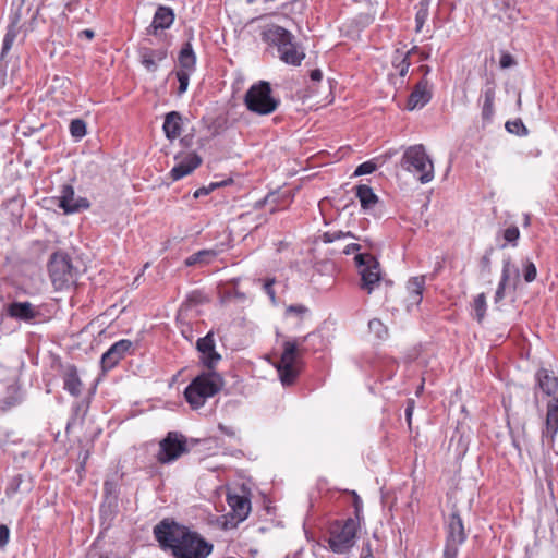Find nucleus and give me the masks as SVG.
Wrapping results in <instances>:
<instances>
[{"mask_svg":"<svg viewBox=\"0 0 558 558\" xmlns=\"http://www.w3.org/2000/svg\"><path fill=\"white\" fill-rule=\"evenodd\" d=\"M154 535L174 558H206L213 550V545L198 533L174 521L162 520L154 527Z\"/></svg>","mask_w":558,"mask_h":558,"instance_id":"1","label":"nucleus"},{"mask_svg":"<svg viewBox=\"0 0 558 558\" xmlns=\"http://www.w3.org/2000/svg\"><path fill=\"white\" fill-rule=\"evenodd\" d=\"M262 39L277 48L279 59L286 64L299 66L305 58V52L295 41L294 35L282 26H268L263 31Z\"/></svg>","mask_w":558,"mask_h":558,"instance_id":"2","label":"nucleus"},{"mask_svg":"<svg viewBox=\"0 0 558 558\" xmlns=\"http://www.w3.org/2000/svg\"><path fill=\"white\" fill-rule=\"evenodd\" d=\"M225 385L221 375L214 369L203 372L196 376L185 388L184 397L192 409L203 407L208 398L217 395Z\"/></svg>","mask_w":558,"mask_h":558,"instance_id":"3","label":"nucleus"},{"mask_svg":"<svg viewBox=\"0 0 558 558\" xmlns=\"http://www.w3.org/2000/svg\"><path fill=\"white\" fill-rule=\"evenodd\" d=\"M401 167L412 173L422 184L434 180V162L423 144L412 145L404 149Z\"/></svg>","mask_w":558,"mask_h":558,"instance_id":"4","label":"nucleus"},{"mask_svg":"<svg viewBox=\"0 0 558 558\" xmlns=\"http://www.w3.org/2000/svg\"><path fill=\"white\" fill-rule=\"evenodd\" d=\"M280 101L272 96L271 86L266 81L253 84L244 96V105L256 114L267 116L276 111Z\"/></svg>","mask_w":558,"mask_h":558,"instance_id":"5","label":"nucleus"},{"mask_svg":"<svg viewBox=\"0 0 558 558\" xmlns=\"http://www.w3.org/2000/svg\"><path fill=\"white\" fill-rule=\"evenodd\" d=\"M359 522L349 518L344 521H336L330 526V535L328 538L329 547L333 553L344 554L349 551L355 544Z\"/></svg>","mask_w":558,"mask_h":558,"instance_id":"6","label":"nucleus"},{"mask_svg":"<svg viewBox=\"0 0 558 558\" xmlns=\"http://www.w3.org/2000/svg\"><path fill=\"white\" fill-rule=\"evenodd\" d=\"M304 352L305 349L294 341H286L283 343V352L277 366L283 386H290L296 379L299 375L296 365Z\"/></svg>","mask_w":558,"mask_h":558,"instance_id":"7","label":"nucleus"},{"mask_svg":"<svg viewBox=\"0 0 558 558\" xmlns=\"http://www.w3.org/2000/svg\"><path fill=\"white\" fill-rule=\"evenodd\" d=\"M466 539L464 523L457 509L446 520V542L442 558H457L460 546Z\"/></svg>","mask_w":558,"mask_h":558,"instance_id":"8","label":"nucleus"},{"mask_svg":"<svg viewBox=\"0 0 558 558\" xmlns=\"http://www.w3.org/2000/svg\"><path fill=\"white\" fill-rule=\"evenodd\" d=\"M48 271L57 290L64 289L74 280V267L70 256L64 252H57L51 255Z\"/></svg>","mask_w":558,"mask_h":558,"instance_id":"9","label":"nucleus"},{"mask_svg":"<svg viewBox=\"0 0 558 558\" xmlns=\"http://www.w3.org/2000/svg\"><path fill=\"white\" fill-rule=\"evenodd\" d=\"M354 260L361 275V289L371 294L381 279L380 265L372 254H357Z\"/></svg>","mask_w":558,"mask_h":558,"instance_id":"10","label":"nucleus"},{"mask_svg":"<svg viewBox=\"0 0 558 558\" xmlns=\"http://www.w3.org/2000/svg\"><path fill=\"white\" fill-rule=\"evenodd\" d=\"M159 446L157 459L162 464L170 463L187 452L185 437L177 432H169Z\"/></svg>","mask_w":558,"mask_h":558,"instance_id":"11","label":"nucleus"},{"mask_svg":"<svg viewBox=\"0 0 558 558\" xmlns=\"http://www.w3.org/2000/svg\"><path fill=\"white\" fill-rule=\"evenodd\" d=\"M227 502L231 509L229 515L230 523L233 526H236L248 517L251 512V499L247 495L230 492L227 495Z\"/></svg>","mask_w":558,"mask_h":558,"instance_id":"12","label":"nucleus"},{"mask_svg":"<svg viewBox=\"0 0 558 558\" xmlns=\"http://www.w3.org/2000/svg\"><path fill=\"white\" fill-rule=\"evenodd\" d=\"M196 349L201 353L202 364L208 369H214L221 360V355L216 351L213 331L196 341Z\"/></svg>","mask_w":558,"mask_h":558,"instance_id":"13","label":"nucleus"},{"mask_svg":"<svg viewBox=\"0 0 558 558\" xmlns=\"http://www.w3.org/2000/svg\"><path fill=\"white\" fill-rule=\"evenodd\" d=\"M518 282L519 269L512 265L510 258L505 259L502 263L501 278L494 296L495 303H499L505 299L508 286L515 290Z\"/></svg>","mask_w":558,"mask_h":558,"instance_id":"14","label":"nucleus"},{"mask_svg":"<svg viewBox=\"0 0 558 558\" xmlns=\"http://www.w3.org/2000/svg\"><path fill=\"white\" fill-rule=\"evenodd\" d=\"M558 433V398H551L546 405L545 427L542 430V441L553 446Z\"/></svg>","mask_w":558,"mask_h":558,"instance_id":"15","label":"nucleus"},{"mask_svg":"<svg viewBox=\"0 0 558 558\" xmlns=\"http://www.w3.org/2000/svg\"><path fill=\"white\" fill-rule=\"evenodd\" d=\"M58 206L63 209L64 214H74L83 209L89 208L90 204L85 197H74V189L72 185L65 184L62 186L61 195L59 196Z\"/></svg>","mask_w":558,"mask_h":558,"instance_id":"16","label":"nucleus"},{"mask_svg":"<svg viewBox=\"0 0 558 558\" xmlns=\"http://www.w3.org/2000/svg\"><path fill=\"white\" fill-rule=\"evenodd\" d=\"M132 341L122 339L113 343L101 356L102 369L109 371L113 368L132 349Z\"/></svg>","mask_w":558,"mask_h":558,"instance_id":"17","label":"nucleus"},{"mask_svg":"<svg viewBox=\"0 0 558 558\" xmlns=\"http://www.w3.org/2000/svg\"><path fill=\"white\" fill-rule=\"evenodd\" d=\"M432 98V90L429 88L428 81L426 78H422L414 87L412 93L409 96L407 108L409 110H414L415 108H422L427 102H429Z\"/></svg>","mask_w":558,"mask_h":558,"instance_id":"18","label":"nucleus"},{"mask_svg":"<svg viewBox=\"0 0 558 558\" xmlns=\"http://www.w3.org/2000/svg\"><path fill=\"white\" fill-rule=\"evenodd\" d=\"M495 97H496V83L493 78H487L482 90L481 99L482 102V119L484 121H490L495 113Z\"/></svg>","mask_w":558,"mask_h":558,"instance_id":"19","label":"nucleus"},{"mask_svg":"<svg viewBox=\"0 0 558 558\" xmlns=\"http://www.w3.org/2000/svg\"><path fill=\"white\" fill-rule=\"evenodd\" d=\"M201 163L202 158L197 154H189L172 168L170 172L172 180L178 181L184 178L185 175L193 172Z\"/></svg>","mask_w":558,"mask_h":558,"instance_id":"20","label":"nucleus"},{"mask_svg":"<svg viewBox=\"0 0 558 558\" xmlns=\"http://www.w3.org/2000/svg\"><path fill=\"white\" fill-rule=\"evenodd\" d=\"M168 51L165 48L151 49L143 47L140 50L142 64L147 71L155 72L158 63L167 58Z\"/></svg>","mask_w":558,"mask_h":558,"instance_id":"21","label":"nucleus"},{"mask_svg":"<svg viewBox=\"0 0 558 558\" xmlns=\"http://www.w3.org/2000/svg\"><path fill=\"white\" fill-rule=\"evenodd\" d=\"M63 388L73 397L81 396L82 389H83V383L78 376L76 366L68 365L64 368Z\"/></svg>","mask_w":558,"mask_h":558,"instance_id":"22","label":"nucleus"},{"mask_svg":"<svg viewBox=\"0 0 558 558\" xmlns=\"http://www.w3.org/2000/svg\"><path fill=\"white\" fill-rule=\"evenodd\" d=\"M8 313L11 317L24 322L33 320L38 314L34 305L29 302H13L10 304Z\"/></svg>","mask_w":558,"mask_h":558,"instance_id":"23","label":"nucleus"},{"mask_svg":"<svg viewBox=\"0 0 558 558\" xmlns=\"http://www.w3.org/2000/svg\"><path fill=\"white\" fill-rule=\"evenodd\" d=\"M425 288V277H413L407 283L408 290V307L410 305H418L423 299Z\"/></svg>","mask_w":558,"mask_h":558,"instance_id":"24","label":"nucleus"},{"mask_svg":"<svg viewBox=\"0 0 558 558\" xmlns=\"http://www.w3.org/2000/svg\"><path fill=\"white\" fill-rule=\"evenodd\" d=\"M182 117L178 111L168 112L162 125L165 135L168 140L177 138L181 133Z\"/></svg>","mask_w":558,"mask_h":558,"instance_id":"25","label":"nucleus"},{"mask_svg":"<svg viewBox=\"0 0 558 558\" xmlns=\"http://www.w3.org/2000/svg\"><path fill=\"white\" fill-rule=\"evenodd\" d=\"M178 62L180 65V71H187L194 73L196 68V56L190 41L185 43L181 48L178 57Z\"/></svg>","mask_w":558,"mask_h":558,"instance_id":"26","label":"nucleus"},{"mask_svg":"<svg viewBox=\"0 0 558 558\" xmlns=\"http://www.w3.org/2000/svg\"><path fill=\"white\" fill-rule=\"evenodd\" d=\"M173 21H174L173 10L168 7L160 5L157 9V11L155 12V15H154V19L151 22V27L155 31L166 29L172 25Z\"/></svg>","mask_w":558,"mask_h":558,"instance_id":"27","label":"nucleus"},{"mask_svg":"<svg viewBox=\"0 0 558 558\" xmlns=\"http://www.w3.org/2000/svg\"><path fill=\"white\" fill-rule=\"evenodd\" d=\"M537 385L541 390L547 396H553L558 389V380L556 377L551 376L549 372L545 368H541L536 373Z\"/></svg>","mask_w":558,"mask_h":558,"instance_id":"28","label":"nucleus"},{"mask_svg":"<svg viewBox=\"0 0 558 558\" xmlns=\"http://www.w3.org/2000/svg\"><path fill=\"white\" fill-rule=\"evenodd\" d=\"M355 190V195L359 198L363 209H372L378 203V197L371 186L361 184L357 185Z\"/></svg>","mask_w":558,"mask_h":558,"instance_id":"29","label":"nucleus"},{"mask_svg":"<svg viewBox=\"0 0 558 558\" xmlns=\"http://www.w3.org/2000/svg\"><path fill=\"white\" fill-rule=\"evenodd\" d=\"M216 256L217 253L213 250H202L189 256L184 264L189 267L197 264H207Z\"/></svg>","mask_w":558,"mask_h":558,"instance_id":"30","label":"nucleus"},{"mask_svg":"<svg viewBox=\"0 0 558 558\" xmlns=\"http://www.w3.org/2000/svg\"><path fill=\"white\" fill-rule=\"evenodd\" d=\"M429 0H421L415 14V31L420 33L429 15Z\"/></svg>","mask_w":558,"mask_h":558,"instance_id":"31","label":"nucleus"},{"mask_svg":"<svg viewBox=\"0 0 558 558\" xmlns=\"http://www.w3.org/2000/svg\"><path fill=\"white\" fill-rule=\"evenodd\" d=\"M486 295L485 293H480L473 301V308L475 311V318L478 323H481L486 314Z\"/></svg>","mask_w":558,"mask_h":558,"instance_id":"32","label":"nucleus"},{"mask_svg":"<svg viewBox=\"0 0 558 558\" xmlns=\"http://www.w3.org/2000/svg\"><path fill=\"white\" fill-rule=\"evenodd\" d=\"M415 51H416V47L412 48L407 53L401 56L400 60H398L397 58L393 60V65L398 70L400 76L403 77L408 73L409 68H410L409 57L411 53H413Z\"/></svg>","mask_w":558,"mask_h":558,"instance_id":"33","label":"nucleus"},{"mask_svg":"<svg viewBox=\"0 0 558 558\" xmlns=\"http://www.w3.org/2000/svg\"><path fill=\"white\" fill-rule=\"evenodd\" d=\"M70 133L76 138L81 140L86 135V122L82 119H74L70 123Z\"/></svg>","mask_w":558,"mask_h":558,"instance_id":"34","label":"nucleus"},{"mask_svg":"<svg viewBox=\"0 0 558 558\" xmlns=\"http://www.w3.org/2000/svg\"><path fill=\"white\" fill-rule=\"evenodd\" d=\"M345 238H351V239H356V236L348 231V232H343V231H327L325 232L323 235H322V239H323V242L324 243H332L337 240H340V239H345Z\"/></svg>","mask_w":558,"mask_h":558,"instance_id":"35","label":"nucleus"},{"mask_svg":"<svg viewBox=\"0 0 558 558\" xmlns=\"http://www.w3.org/2000/svg\"><path fill=\"white\" fill-rule=\"evenodd\" d=\"M368 328L379 339H383L388 335V329L378 318L371 319L368 322Z\"/></svg>","mask_w":558,"mask_h":558,"instance_id":"36","label":"nucleus"},{"mask_svg":"<svg viewBox=\"0 0 558 558\" xmlns=\"http://www.w3.org/2000/svg\"><path fill=\"white\" fill-rule=\"evenodd\" d=\"M505 126H506V130L510 133H513L517 135H526L527 134V129L525 128V125L523 124L521 119L507 121Z\"/></svg>","mask_w":558,"mask_h":558,"instance_id":"37","label":"nucleus"},{"mask_svg":"<svg viewBox=\"0 0 558 558\" xmlns=\"http://www.w3.org/2000/svg\"><path fill=\"white\" fill-rule=\"evenodd\" d=\"M502 236L506 243L517 246L520 238V230L517 226H511L504 231Z\"/></svg>","mask_w":558,"mask_h":558,"instance_id":"38","label":"nucleus"},{"mask_svg":"<svg viewBox=\"0 0 558 558\" xmlns=\"http://www.w3.org/2000/svg\"><path fill=\"white\" fill-rule=\"evenodd\" d=\"M192 74H193V72L180 71V70L177 71L175 75L179 81V88H178L179 95H182L183 93L186 92V89L189 87L190 76Z\"/></svg>","mask_w":558,"mask_h":558,"instance_id":"39","label":"nucleus"},{"mask_svg":"<svg viewBox=\"0 0 558 558\" xmlns=\"http://www.w3.org/2000/svg\"><path fill=\"white\" fill-rule=\"evenodd\" d=\"M17 32L14 27H10L3 38V45H2V51L1 57H4L5 53L11 49L15 38H16Z\"/></svg>","mask_w":558,"mask_h":558,"instance_id":"40","label":"nucleus"},{"mask_svg":"<svg viewBox=\"0 0 558 558\" xmlns=\"http://www.w3.org/2000/svg\"><path fill=\"white\" fill-rule=\"evenodd\" d=\"M523 276H524V280L529 283L536 279L537 269L533 262L526 259L523 263Z\"/></svg>","mask_w":558,"mask_h":558,"instance_id":"41","label":"nucleus"},{"mask_svg":"<svg viewBox=\"0 0 558 558\" xmlns=\"http://www.w3.org/2000/svg\"><path fill=\"white\" fill-rule=\"evenodd\" d=\"M376 170V165L373 161H365L357 166L354 171L355 177L373 173Z\"/></svg>","mask_w":558,"mask_h":558,"instance_id":"42","label":"nucleus"},{"mask_svg":"<svg viewBox=\"0 0 558 558\" xmlns=\"http://www.w3.org/2000/svg\"><path fill=\"white\" fill-rule=\"evenodd\" d=\"M22 482H23V476L21 474H17V475L13 476L11 482L9 483L8 487H7V490H5L7 495L11 496V495L17 493Z\"/></svg>","mask_w":558,"mask_h":558,"instance_id":"43","label":"nucleus"},{"mask_svg":"<svg viewBox=\"0 0 558 558\" xmlns=\"http://www.w3.org/2000/svg\"><path fill=\"white\" fill-rule=\"evenodd\" d=\"M492 248L486 251V253L482 256L481 260H480V267H481V271L483 274H490L492 271V260H490V254H492Z\"/></svg>","mask_w":558,"mask_h":558,"instance_id":"44","label":"nucleus"},{"mask_svg":"<svg viewBox=\"0 0 558 558\" xmlns=\"http://www.w3.org/2000/svg\"><path fill=\"white\" fill-rule=\"evenodd\" d=\"M276 282V279L275 278H269L267 279L265 282H264V291L266 292V294L269 296V299L271 300L272 303L276 302V292L274 290V284Z\"/></svg>","mask_w":558,"mask_h":558,"instance_id":"45","label":"nucleus"},{"mask_svg":"<svg viewBox=\"0 0 558 558\" xmlns=\"http://www.w3.org/2000/svg\"><path fill=\"white\" fill-rule=\"evenodd\" d=\"M308 312V308L302 304H293L287 307L288 314H294L296 316L302 317Z\"/></svg>","mask_w":558,"mask_h":558,"instance_id":"46","label":"nucleus"},{"mask_svg":"<svg viewBox=\"0 0 558 558\" xmlns=\"http://www.w3.org/2000/svg\"><path fill=\"white\" fill-rule=\"evenodd\" d=\"M10 530L7 525H0V547H3L9 542Z\"/></svg>","mask_w":558,"mask_h":558,"instance_id":"47","label":"nucleus"},{"mask_svg":"<svg viewBox=\"0 0 558 558\" xmlns=\"http://www.w3.org/2000/svg\"><path fill=\"white\" fill-rule=\"evenodd\" d=\"M499 64L502 69L510 68L514 64V60L511 54L509 53H502L499 60Z\"/></svg>","mask_w":558,"mask_h":558,"instance_id":"48","label":"nucleus"},{"mask_svg":"<svg viewBox=\"0 0 558 558\" xmlns=\"http://www.w3.org/2000/svg\"><path fill=\"white\" fill-rule=\"evenodd\" d=\"M353 497H354V500H353V506H354V509H355V517H356V522H359L360 520V513L362 511V500L360 498V496L353 492Z\"/></svg>","mask_w":558,"mask_h":558,"instance_id":"49","label":"nucleus"},{"mask_svg":"<svg viewBox=\"0 0 558 558\" xmlns=\"http://www.w3.org/2000/svg\"><path fill=\"white\" fill-rule=\"evenodd\" d=\"M414 410V400H409L408 405L405 408V418L408 421L409 426L411 425V418Z\"/></svg>","mask_w":558,"mask_h":558,"instance_id":"50","label":"nucleus"},{"mask_svg":"<svg viewBox=\"0 0 558 558\" xmlns=\"http://www.w3.org/2000/svg\"><path fill=\"white\" fill-rule=\"evenodd\" d=\"M360 250H361V245H360V244H357V243H351V244H349V245H347V246L344 247L343 253H344L345 255H350V254H353V253H355V252H357V251H360Z\"/></svg>","mask_w":558,"mask_h":558,"instance_id":"51","label":"nucleus"},{"mask_svg":"<svg viewBox=\"0 0 558 558\" xmlns=\"http://www.w3.org/2000/svg\"><path fill=\"white\" fill-rule=\"evenodd\" d=\"M361 558H375L372 553L369 543H367L365 546H363L362 553H361Z\"/></svg>","mask_w":558,"mask_h":558,"instance_id":"52","label":"nucleus"},{"mask_svg":"<svg viewBox=\"0 0 558 558\" xmlns=\"http://www.w3.org/2000/svg\"><path fill=\"white\" fill-rule=\"evenodd\" d=\"M310 77L314 82H319L323 78V73L319 69H315L310 72Z\"/></svg>","mask_w":558,"mask_h":558,"instance_id":"53","label":"nucleus"},{"mask_svg":"<svg viewBox=\"0 0 558 558\" xmlns=\"http://www.w3.org/2000/svg\"><path fill=\"white\" fill-rule=\"evenodd\" d=\"M9 433L0 427V447H3L8 442Z\"/></svg>","mask_w":558,"mask_h":558,"instance_id":"54","label":"nucleus"},{"mask_svg":"<svg viewBox=\"0 0 558 558\" xmlns=\"http://www.w3.org/2000/svg\"><path fill=\"white\" fill-rule=\"evenodd\" d=\"M219 429L227 436H230V437H234L235 436V432L230 428V427H227L225 425H219Z\"/></svg>","mask_w":558,"mask_h":558,"instance_id":"55","label":"nucleus"},{"mask_svg":"<svg viewBox=\"0 0 558 558\" xmlns=\"http://www.w3.org/2000/svg\"><path fill=\"white\" fill-rule=\"evenodd\" d=\"M80 36H81V37H82V36H84L85 38H87V39H89V40H90V39H93V38H94L95 33H94V31H92V29H84V31H82V32L80 33Z\"/></svg>","mask_w":558,"mask_h":558,"instance_id":"56","label":"nucleus"},{"mask_svg":"<svg viewBox=\"0 0 558 558\" xmlns=\"http://www.w3.org/2000/svg\"><path fill=\"white\" fill-rule=\"evenodd\" d=\"M208 193H209V190H208V189H206V187H201V189H198V190H196V191L194 192V197H195V198H198V197H201V196H203V195H207Z\"/></svg>","mask_w":558,"mask_h":558,"instance_id":"57","label":"nucleus"},{"mask_svg":"<svg viewBox=\"0 0 558 558\" xmlns=\"http://www.w3.org/2000/svg\"><path fill=\"white\" fill-rule=\"evenodd\" d=\"M420 70L424 73V75H427L430 72V68L428 65H421Z\"/></svg>","mask_w":558,"mask_h":558,"instance_id":"58","label":"nucleus"},{"mask_svg":"<svg viewBox=\"0 0 558 558\" xmlns=\"http://www.w3.org/2000/svg\"><path fill=\"white\" fill-rule=\"evenodd\" d=\"M420 56H421V59H422V60H427V59H429V57H430L429 52H426V51H422V52L420 53Z\"/></svg>","mask_w":558,"mask_h":558,"instance_id":"59","label":"nucleus"},{"mask_svg":"<svg viewBox=\"0 0 558 558\" xmlns=\"http://www.w3.org/2000/svg\"><path fill=\"white\" fill-rule=\"evenodd\" d=\"M87 459H88V451H85L83 459H82L81 468H84V464L86 463Z\"/></svg>","mask_w":558,"mask_h":558,"instance_id":"60","label":"nucleus"},{"mask_svg":"<svg viewBox=\"0 0 558 558\" xmlns=\"http://www.w3.org/2000/svg\"><path fill=\"white\" fill-rule=\"evenodd\" d=\"M518 13L515 12H511V14L509 15V19H512V20H515L517 19V15Z\"/></svg>","mask_w":558,"mask_h":558,"instance_id":"61","label":"nucleus"},{"mask_svg":"<svg viewBox=\"0 0 558 558\" xmlns=\"http://www.w3.org/2000/svg\"><path fill=\"white\" fill-rule=\"evenodd\" d=\"M313 335L312 333H308L307 336H305L302 340L305 341L307 340L308 338H311Z\"/></svg>","mask_w":558,"mask_h":558,"instance_id":"62","label":"nucleus"},{"mask_svg":"<svg viewBox=\"0 0 558 558\" xmlns=\"http://www.w3.org/2000/svg\"><path fill=\"white\" fill-rule=\"evenodd\" d=\"M100 558H109L108 556H100Z\"/></svg>","mask_w":558,"mask_h":558,"instance_id":"63","label":"nucleus"}]
</instances>
